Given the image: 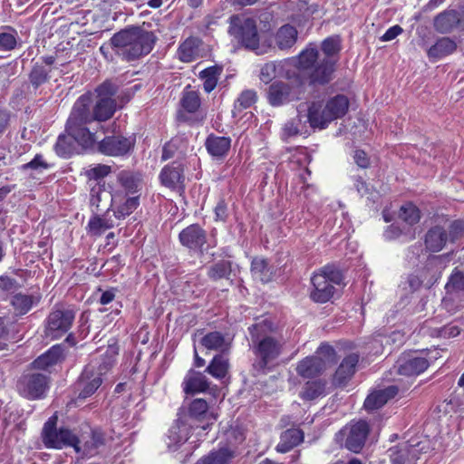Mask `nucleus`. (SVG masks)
<instances>
[{
    "label": "nucleus",
    "instance_id": "nucleus-1",
    "mask_svg": "<svg viewBox=\"0 0 464 464\" xmlns=\"http://www.w3.org/2000/svg\"><path fill=\"white\" fill-rule=\"evenodd\" d=\"M91 99L86 95L80 96L74 102L67 120L65 130L73 137L84 149L92 148L96 142L95 133L86 124L97 121H105L112 117L116 110V102L111 97L100 98L92 110L90 111Z\"/></svg>",
    "mask_w": 464,
    "mask_h": 464
},
{
    "label": "nucleus",
    "instance_id": "nucleus-2",
    "mask_svg": "<svg viewBox=\"0 0 464 464\" xmlns=\"http://www.w3.org/2000/svg\"><path fill=\"white\" fill-rule=\"evenodd\" d=\"M149 25H129L115 33L110 45L122 61L130 63L148 55L154 48L158 37Z\"/></svg>",
    "mask_w": 464,
    "mask_h": 464
},
{
    "label": "nucleus",
    "instance_id": "nucleus-3",
    "mask_svg": "<svg viewBox=\"0 0 464 464\" xmlns=\"http://www.w3.org/2000/svg\"><path fill=\"white\" fill-rule=\"evenodd\" d=\"M248 330L252 341L251 349L256 357L253 368L257 373H266L277 364L284 350V343L275 337L263 336L262 324H253Z\"/></svg>",
    "mask_w": 464,
    "mask_h": 464
},
{
    "label": "nucleus",
    "instance_id": "nucleus-4",
    "mask_svg": "<svg viewBox=\"0 0 464 464\" xmlns=\"http://www.w3.org/2000/svg\"><path fill=\"white\" fill-rule=\"evenodd\" d=\"M349 100L343 94L330 98L324 106L313 102L308 109V121L311 127L325 129L333 121L343 118L348 111Z\"/></svg>",
    "mask_w": 464,
    "mask_h": 464
},
{
    "label": "nucleus",
    "instance_id": "nucleus-5",
    "mask_svg": "<svg viewBox=\"0 0 464 464\" xmlns=\"http://www.w3.org/2000/svg\"><path fill=\"white\" fill-rule=\"evenodd\" d=\"M464 235V221H445L430 227L424 237L425 247L428 251L437 253L441 251L448 243H455Z\"/></svg>",
    "mask_w": 464,
    "mask_h": 464
},
{
    "label": "nucleus",
    "instance_id": "nucleus-6",
    "mask_svg": "<svg viewBox=\"0 0 464 464\" xmlns=\"http://www.w3.org/2000/svg\"><path fill=\"white\" fill-rule=\"evenodd\" d=\"M228 33L246 49L259 53V34L254 18L235 14L229 18Z\"/></svg>",
    "mask_w": 464,
    "mask_h": 464
},
{
    "label": "nucleus",
    "instance_id": "nucleus-7",
    "mask_svg": "<svg viewBox=\"0 0 464 464\" xmlns=\"http://www.w3.org/2000/svg\"><path fill=\"white\" fill-rule=\"evenodd\" d=\"M315 353L299 362L296 367L298 374L304 378H312L336 362L335 350L329 344H321Z\"/></svg>",
    "mask_w": 464,
    "mask_h": 464
},
{
    "label": "nucleus",
    "instance_id": "nucleus-8",
    "mask_svg": "<svg viewBox=\"0 0 464 464\" xmlns=\"http://www.w3.org/2000/svg\"><path fill=\"white\" fill-rule=\"evenodd\" d=\"M50 377L46 373L29 371L17 381L18 392L28 400H39L44 397L49 388Z\"/></svg>",
    "mask_w": 464,
    "mask_h": 464
},
{
    "label": "nucleus",
    "instance_id": "nucleus-9",
    "mask_svg": "<svg viewBox=\"0 0 464 464\" xmlns=\"http://www.w3.org/2000/svg\"><path fill=\"white\" fill-rule=\"evenodd\" d=\"M74 319L72 309L55 306L46 318L45 336L52 340L61 338L71 329Z\"/></svg>",
    "mask_w": 464,
    "mask_h": 464
},
{
    "label": "nucleus",
    "instance_id": "nucleus-10",
    "mask_svg": "<svg viewBox=\"0 0 464 464\" xmlns=\"http://www.w3.org/2000/svg\"><path fill=\"white\" fill-rule=\"evenodd\" d=\"M57 418L53 416L44 423L42 430V440L48 449H63L72 447L74 433L67 428H56Z\"/></svg>",
    "mask_w": 464,
    "mask_h": 464
},
{
    "label": "nucleus",
    "instance_id": "nucleus-11",
    "mask_svg": "<svg viewBox=\"0 0 464 464\" xmlns=\"http://www.w3.org/2000/svg\"><path fill=\"white\" fill-rule=\"evenodd\" d=\"M104 434L99 430H91L81 437L74 435L72 448L82 457L91 458L97 455L104 446Z\"/></svg>",
    "mask_w": 464,
    "mask_h": 464
},
{
    "label": "nucleus",
    "instance_id": "nucleus-12",
    "mask_svg": "<svg viewBox=\"0 0 464 464\" xmlns=\"http://www.w3.org/2000/svg\"><path fill=\"white\" fill-rule=\"evenodd\" d=\"M430 358L422 353L412 352L402 353L396 362L397 372L405 376H417L425 372L430 366Z\"/></svg>",
    "mask_w": 464,
    "mask_h": 464
},
{
    "label": "nucleus",
    "instance_id": "nucleus-13",
    "mask_svg": "<svg viewBox=\"0 0 464 464\" xmlns=\"http://www.w3.org/2000/svg\"><path fill=\"white\" fill-rule=\"evenodd\" d=\"M179 240L191 253L201 256L208 250V247H204L208 242L207 231L198 224H192L182 229L179 234Z\"/></svg>",
    "mask_w": 464,
    "mask_h": 464
},
{
    "label": "nucleus",
    "instance_id": "nucleus-14",
    "mask_svg": "<svg viewBox=\"0 0 464 464\" xmlns=\"http://www.w3.org/2000/svg\"><path fill=\"white\" fill-rule=\"evenodd\" d=\"M177 419L169 428L167 434V446L169 450L175 451L183 445L189 438L194 424L189 422L188 417L178 415Z\"/></svg>",
    "mask_w": 464,
    "mask_h": 464
},
{
    "label": "nucleus",
    "instance_id": "nucleus-15",
    "mask_svg": "<svg viewBox=\"0 0 464 464\" xmlns=\"http://www.w3.org/2000/svg\"><path fill=\"white\" fill-rule=\"evenodd\" d=\"M135 139L123 136H108L102 139L98 144L101 153L107 156H123L134 147Z\"/></svg>",
    "mask_w": 464,
    "mask_h": 464
},
{
    "label": "nucleus",
    "instance_id": "nucleus-16",
    "mask_svg": "<svg viewBox=\"0 0 464 464\" xmlns=\"http://www.w3.org/2000/svg\"><path fill=\"white\" fill-rule=\"evenodd\" d=\"M433 26L440 34H449L454 29L464 31V10H444L434 17Z\"/></svg>",
    "mask_w": 464,
    "mask_h": 464
},
{
    "label": "nucleus",
    "instance_id": "nucleus-17",
    "mask_svg": "<svg viewBox=\"0 0 464 464\" xmlns=\"http://www.w3.org/2000/svg\"><path fill=\"white\" fill-rule=\"evenodd\" d=\"M347 430L344 446L350 451L358 453L363 448L370 432L369 424L365 420L352 422L345 427Z\"/></svg>",
    "mask_w": 464,
    "mask_h": 464
},
{
    "label": "nucleus",
    "instance_id": "nucleus-18",
    "mask_svg": "<svg viewBox=\"0 0 464 464\" xmlns=\"http://www.w3.org/2000/svg\"><path fill=\"white\" fill-rule=\"evenodd\" d=\"M52 68H48L42 63H33L28 73L26 92L30 95L42 93L43 86L51 80Z\"/></svg>",
    "mask_w": 464,
    "mask_h": 464
},
{
    "label": "nucleus",
    "instance_id": "nucleus-19",
    "mask_svg": "<svg viewBox=\"0 0 464 464\" xmlns=\"http://www.w3.org/2000/svg\"><path fill=\"white\" fill-rule=\"evenodd\" d=\"M336 60L323 58L311 69L306 75L311 85H325L333 80Z\"/></svg>",
    "mask_w": 464,
    "mask_h": 464
},
{
    "label": "nucleus",
    "instance_id": "nucleus-20",
    "mask_svg": "<svg viewBox=\"0 0 464 464\" xmlns=\"http://www.w3.org/2000/svg\"><path fill=\"white\" fill-rule=\"evenodd\" d=\"M93 369H95L93 365H86L79 377L80 392L78 397L80 399L92 396L102 383V378L99 377V373L93 372Z\"/></svg>",
    "mask_w": 464,
    "mask_h": 464
},
{
    "label": "nucleus",
    "instance_id": "nucleus-21",
    "mask_svg": "<svg viewBox=\"0 0 464 464\" xmlns=\"http://www.w3.org/2000/svg\"><path fill=\"white\" fill-rule=\"evenodd\" d=\"M140 194L124 195L121 192H114L111 200L115 205V217L124 218L132 214L140 206Z\"/></svg>",
    "mask_w": 464,
    "mask_h": 464
},
{
    "label": "nucleus",
    "instance_id": "nucleus-22",
    "mask_svg": "<svg viewBox=\"0 0 464 464\" xmlns=\"http://www.w3.org/2000/svg\"><path fill=\"white\" fill-rule=\"evenodd\" d=\"M116 179L121 189L115 192H121L124 195L140 194L142 179L139 172L123 169L117 174Z\"/></svg>",
    "mask_w": 464,
    "mask_h": 464
},
{
    "label": "nucleus",
    "instance_id": "nucleus-23",
    "mask_svg": "<svg viewBox=\"0 0 464 464\" xmlns=\"http://www.w3.org/2000/svg\"><path fill=\"white\" fill-rule=\"evenodd\" d=\"M359 355L355 353L346 356L337 368L333 377V384L338 387L345 386L355 372Z\"/></svg>",
    "mask_w": 464,
    "mask_h": 464
},
{
    "label": "nucleus",
    "instance_id": "nucleus-24",
    "mask_svg": "<svg viewBox=\"0 0 464 464\" xmlns=\"http://www.w3.org/2000/svg\"><path fill=\"white\" fill-rule=\"evenodd\" d=\"M314 290L311 293V298L317 303H326L329 301L334 293V286L327 281L326 277L320 275L318 272L314 273L311 278Z\"/></svg>",
    "mask_w": 464,
    "mask_h": 464
},
{
    "label": "nucleus",
    "instance_id": "nucleus-25",
    "mask_svg": "<svg viewBox=\"0 0 464 464\" xmlns=\"http://www.w3.org/2000/svg\"><path fill=\"white\" fill-rule=\"evenodd\" d=\"M392 464H416L419 450L413 445L403 443L388 450Z\"/></svg>",
    "mask_w": 464,
    "mask_h": 464
},
{
    "label": "nucleus",
    "instance_id": "nucleus-26",
    "mask_svg": "<svg viewBox=\"0 0 464 464\" xmlns=\"http://www.w3.org/2000/svg\"><path fill=\"white\" fill-rule=\"evenodd\" d=\"M184 169L181 163L173 162L171 165L164 167L160 174L161 183L169 188H183L184 185Z\"/></svg>",
    "mask_w": 464,
    "mask_h": 464
},
{
    "label": "nucleus",
    "instance_id": "nucleus-27",
    "mask_svg": "<svg viewBox=\"0 0 464 464\" xmlns=\"http://www.w3.org/2000/svg\"><path fill=\"white\" fill-rule=\"evenodd\" d=\"M208 153L214 159L220 160L227 156L231 147V139L226 136L209 134L205 141Z\"/></svg>",
    "mask_w": 464,
    "mask_h": 464
},
{
    "label": "nucleus",
    "instance_id": "nucleus-28",
    "mask_svg": "<svg viewBox=\"0 0 464 464\" xmlns=\"http://www.w3.org/2000/svg\"><path fill=\"white\" fill-rule=\"evenodd\" d=\"M399 392L395 385H390L382 390H378L367 396L364 401V408L368 411H374L382 408L391 399L394 398Z\"/></svg>",
    "mask_w": 464,
    "mask_h": 464
},
{
    "label": "nucleus",
    "instance_id": "nucleus-29",
    "mask_svg": "<svg viewBox=\"0 0 464 464\" xmlns=\"http://www.w3.org/2000/svg\"><path fill=\"white\" fill-rule=\"evenodd\" d=\"M319 51L314 43H309L295 59V66L306 74L317 63Z\"/></svg>",
    "mask_w": 464,
    "mask_h": 464
},
{
    "label": "nucleus",
    "instance_id": "nucleus-30",
    "mask_svg": "<svg viewBox=\"0 0 464 464\" xmlns=\"http://www.w3.org/2000/svg\"><path fill=\"white\" fill-rule=\"evenodd\" d=\"M183 391L187 394L204 392L209 388L207 377L200 372L189 370L183 381Z\"/></svg>",
    "mask_w": 464,
    "mask_h": 464
},
{
    "label": "nucleus",
    "instance_id": "nucleus-31",
    "mask_svg": "<svg viewBox=\"0 0 464 464\" xmlns=\"http://www.w3.org/2000/svg\"><path fill=\"white\" fill-rule=\"evenodd\" d=\"M64 358V348L62 344H55L52 346L44 353L37 357L33 362L32 366L34 369H47L60 362Z\"/></svg>",
    "mask_w": 464,
    "mask_h": 464
},
{
    "label": "nucleus",
    "instance_id": "nucleus-32",
    "mask_svg": "<svg viewBox=\"0 0 464 464\" xmlns=\"http://www.w3.org/2000/svg\"><path fill=\"white\" fill-rule=\"evenodd\" d=\"M200 344L210 351H217L219 353H228L230 342L218 331L209 332L200 339Z\"/></svg>",
    "mask_w": 464,
    "mask_h": 464
},
{
    "label": "nucleus",
    "instance_id": "nucleus-33",
    "mask_svg": "<svg viewBox=\"0 0 464 464\" xmlns=\"http://www.w3.org/2000/svg\"><path fill=\"white\" fill-rule=\"evenodd\" d=\"M202 41L194 36L187 38L178 48L179 59L183 63H191L199 57Z\"/></svg>",
    "mask_w": 464,
    "mask_h": 464
},
{
    "label": "nucleus",
    "instance_id": "nucleus-34",
    "mask_svg": "<svg viewBox=\"0 0 464 464\" xmlns=\"http://www.w3.org/2000/svg\"><path fill=\"white\" fill-rule=\"evenodd\" d=\"M250 272L253 279L262 284L271 282L274 276L273 268L269 266L267 260L259 256L252 259Z\"/></svg>",
    "mask_w": 464,
    "mask_h": 464
},
{
    "label": "nucleus",
    "instance_id": "nucleus-35",
    "mask_svg": "<svg viewBox=\"0 0 464 464\" xmlns=\"http://www.w3.org/2000/svg\"><path fill=\"white\" fill-rule=\"evenodd\" d=\"M290 96V86L281 82H273L266 92L269 104L281 106L288 102Z\"/></svg>",
    "mask_w": 464,
    "mask_h": 464
},
{
    "label": "nucleus",
    "instance_id": "nucleus-36",
    "mask_svg": "<svg viewBox=\"0 0 464 464\" xmlns=\"http://www.w3.org/2000/svg\"><path fill=\"white\" fill-rule=\"evenodd\" d=\"M229 370V359L227 353L216 354L205 372L215 379L220 380L227 376Z\"/></svg>",
    "mask_w": 464,
    "mask_h": 464
},
{
    "label": "nucleus",
    "instance_id": "nucleus-37",
    "mask_svg": "<svg viewBox=\"0 0 464 464\" xmlns=\"http://www.w3.org/2000/svg\"><path fill=\"white\" fill-rule=\"evenodd\" d=\"M457 49L455 41L449 37L440 38L428 50V57L431 60H438L451 54Z\"/></svg>",
    "mask_w": 464,
    "mask_h": 464
},
{
    "label": "nucleus",
    "instance_id": "nucleus-38",
    "mask_svg": "<svg viewBox=\"0 0 464 464\" xmlns=\"http://www.w3.org/2000/svg\"><path fill=\"white\" fill-rule=\"evenodd\" d=\"M38 302V297L22 293L13 295L10 301L14 311L17 315H24L27 314Z\"/></svg>",
    "mask_w": 464,
    "mask_h": 464
},
{
    "label": "nucleus",
    "instance_id": "nucleus-39",
    "mask_svg": "<svg viewBox=\"0 0 464 464\" xmlns=\"http://www.w3.org/2000/svg\"><path fill=\"white\" fill-rule=\"evenodd\" d=\"M116 354L117 353L113 349H108L99 359L92 360L87 365H93L95 368L93 372L99 373V377L102 378L113 367Z\"/></svg>",
    "mask_w": 464,
    "mask_h": 464
},
{
    "label": "nucleus",
    "instance_id": "nucleus-40",
    "mask_svg": "<svg viewBox=\"0 0 464 464\" xmlns=\"http://www.w3.org/2000/svg\"><path fill=\"white\" fill-rule=\"evenodd\" d=\"M326 394V382L315 380L307 382L300 392V397L305 401H313Z\"/></svg>",
    "mask_w": 464,
    "mask_h": 464
},
{
    "label": "nucleus",
    "instance_id": "nucleus-41",
    "mask_svg": "<svg viewBox=\"0 0 464 464\" xmlns=\"http://www.w3.org/2000/svg\"><path fill=\"white\" fill-rule=\"evenodd\" d=\"M222 67L214 65L202 70L198 77L203 81V89L207 93L211 92L217 86Z\"/></svg>",
    "mask_w": 464,
    "mask_h": 464
},
{
    "label": "nucleus",
    "instance_id": "nucleus-42",
    "mask_svg": "<svg viewBox=\"0 0 464 464\" xmlns=\"http://www.w3.org/2000/svg\"><path fill=\"white\" fill-rule=\"evenodd\" d=\"M208 403L203 399H196L191 401L188 411H179L178 415H184L188 418L189 422L194 424V427L197 426V420L207 413L208 411Z\"/></svg>",
    "mask_w": 464,
    "mask_h": 464
},
{
    "label": "nucleus",
    "instance_id": "nucleus-43",
    "mask_svg": "<svg viewBox=\"0 0 464 464\" xmlns=\"http://www.w3.org/2000/svg\"><path fill=\"white\" fill-rule=\"evenodd\" d=\"M231 262L228 260H219L208 268V276L212 281L220 279H228L231 272Z\"/></svg>",
    "mask_w": 464,
    "mask_h": 464
},
{
    "label": "nucleus",
    "instance_id": "nucleus-44",
    "mask_svg": "<svg viewBox=\"0 0 464 464\" xmlns=\"http://www.w3.org/2000/svg\"><path fill=\"white\" fill-rule=\"evenodd\" d=\"M19 36L12 26H4L0 32V51L10 52L16 48Z\"/></svg>",
    "mask_w": 464,
    "mask_h": 464
},
{
    "label": "nucleus",
    "instance_id": "nucleus-45",
    "mask_svg": "<svg viewBox=\"0 0 464 464\" xmlns=\"http://www.w3.org/2000/svg\"><path fill=\"white\" fill-rule=\"evenodd\" d=\"M257 100L256 92L254 90L243 91L234 102L232 114L237 117L244 110L250 108Z\"/></svg>",
    "mask_w": 464,
    "mask_h": 464
},
{
    "label": "nucleus",
    "instance_id": "nucleus-46",
    "mask_svg": "<svg viewBox=\"0 0 464 464\" xmlns=\"http://www.w3.org/2000/svg\"><path fill=\"white\" fill-rule=\"evenodd\" d=\"M235 458V451L228 448H221L218 450L211 451L208 456L202 458L206 464H229Z\"/></svg>",
    "mask_w": 464,
    "mask_h": 464
},
{
    "label": "nucleus",
    "instance_id": "nucleus-47",
    "mask_svg": "<svg viewBox=\"0 0 464 464\" xmlns=\"http://www.w3.org/2000/svg\"><path fill=\"white\" fill-rule=\"evenodd\" d=\"M67 136L61 134L59 135L56 143L54 145V150L56 154L63 158H68L72 155L73 151L72 142L75 141L80 146H82L73 137H72L68 132Z\"/></svg>",
    "mask_w": 464,
    "mask_h": 464
},
{
    "label": "nucleus",
    "instance_id": "nucleus-48",
    "mask_svg": "<svg viewBox=\"0 0 464 464\" xmlns=\"http://www.w3.org/2000/svg\"><path fill=\"white\" fill-rule=\"evenodd\" d=\"M446 293L447 295L442 299L441 304L448 313L454 314L464 307V295L450 294L448 291Z\"/></svg>",
    "mask_w": 464,
    "mask_h": 464
},
{
    "label": "nucleus",
    "instance_id": "nucleus-49",
    "mask_svg": "<svg viewBox=\"0 0 464 464\" xmlns=\"http://www.w3.org/2000/svg\"><path fill=\"white\" fill-rule=\"evenodd\" d=\"M51 167L52 166L44 160L42 154H36L32 160L23 164L20 169L24 172L30 170L32 171L30 175L33 176L34 174H41Z\"/></svg>",
    "mask_w": 464,
    "mask_h": 464
},
{
    "label": "nucleus",
    "instance_id": "nucleus-50",
    "mask_svg": "<svg viewBox=\"0 0 464 464\" xmlns=\"http://www.w3.org/2000/svg\"><path fill=\"white\" fill-rule=\"evenodd\" d=\"M445 289L450 294L464 292V272L455 268L448 279Z\"/></svg>",
    "mask_w": 464,
    "mask_h": 464
},
{
    "label": "nucleus",
    "instance_id": "nucleus-51",
    "mask_svg": "<svg viewBox=\"0 0 464 464\" xmlns=\"http://www.w3.org/2000/svg\"><path fill=\"white\" fill-rule=\"evenodd\" d=\"M180 103L187 112L194 113L200 107L201 101L197 92L188 91L183 92Z\"/></svg>",
    "mask_w": 464,
    "mask_h": 464
},
{
    "label": "nucleus",
    "instance_id": "nucleus-52",
    "mask_svg": "<svg viewBox=\"0 0 464 464\" xmlns=\"http://www.w3.org/2000/svg\"><path fill=\"white\" fill-rule=\"evenodd\" d=\"M400 218L409 225H414L420 219V209L409 202L401 207Z\"/></svg>",
    "mask_w": 464,
    "mask_h": 464
},
{
    "label": "nucleus",
    "instance_id": "nucleus-53",
    "mask_svg": "<svg viewBox=\"0 0 464 464\" xmlns=\"http://www.w3.org/2000/svg\"><path fill=\"white\" fill-rule=\"evenodd\" d=\"M321 49L324 53V58H333L341 51V41L338 36H330L325 38L321 44Z\"/></svg>",
    "mask_w": 464,
    "mask_h": 464
},
{
    "label": "nucleus",
    "instance_id": "nucleus-54",
    "mask_svg": "<svg viewBox=\"0 0 464 464\" xmlns=\"http://www.w3.org/2000/svg\"><path fill=\"white\" fill-rule=\"evenodd\" d=\"M318 273L324 276L327 281H329L333 285H341L343 283V275L342 271L334 265H327L324 266Z\"/></svg>",
    "mask_w": 464,
    "mask_h": 464
},
{
    "label": "nucleus",
    "instance_id": "nucleus-55",
    "mask_svg": "<svg viewBox=\"0 0 464 464\" xmlns=\"http://www.w3.org/2000/svg\"><path fill=\"white\" fill-rule=\"evenodd\" d=\"M88 227L92 233L95 235H102L107 229L111 228L113 227V223L111 220L104 218L93 217L90 219Z\"/></svg>",
    "mask_w": 464,
    "mask_h": 464
},
{
    "label": "nucleus",
    "instance_id": "nucleus-56",
    "mask_svg": "<svg viewBox=\"0 0 464 464\" xmlns=\"http://www.w3.org/2000/svg\"><path fill=\"white\" fill-rule=\"evenodd\" d=\"M276 44L279 49L285 50L290 48V24L282 25L275 37Z\"/></svg>",
    "mask_w": 464,
    "mask_h": 464
},
{
    "label": "nucleus",
    "instance_id": "nucleus-57",
    "mask_svg": "<svg viewBox=\"0 0 464 464\" xmlns=\"http://www.w3.org/2000/svg\"><path fill=\"white\" fill-rule=\"evenodd\" d=\"M111 171V167L105 164H97L91 166L85 172L89 179H101L108 176Z\"/></svg>",
    "mask_w": 464,
    "mask_h": 464
},
{
    "label": "nucleus",
    "instance_id": "nucleus-58",
    "mask_svg": "<svg viewBox=\"0 0 464 464\" xmlns=\"http://www.w3.org/2000/svg\"><path fill=\"white\" fill-rule=\"evenodd\" d=\"M214 220L216 222H226L228 218L227 204L224 198H220L214 208Z\"/></svg>",
    "mask_w": 464,
    "mask_h": 464
},
{
    "label": "nucleus",
    "instance_id": "nucleus-59",
    "mask_svg": "<svg viewBox=\"0 0 464 464\" xmlns=\"http://www.w3.org/2000/svg\"><path fill=\"white\" fill-rule=\"evenodd\" d=\"M260 80L265 82H270L274 78H276V63L271 62L266 63L260 71Z\"/></svg>",
    "mask_w": 464,
    "mask_h": 464
},
{
    "label": "nucleus",
    "instance_id": "nucleus-60",
    "mask_svg": "<svg viewBox=\"0 0 464 464\" xmlns=\"http://www.w3.org/2000/svg\"><path fill=\"white\" fill-rule=\"evenodd\" d=\"M18 71L17 60H13L5 64L0 65V78L9 79L14 76Z\"/></svg>",
    "mask_w": 464,
    "mask_h": 464
},
{
    "label": "nucleus",
    "instance_id": "nucleus-61",
    "mask_svg": "<svg viewBox=\"0 0 464 464\" xmlns=\"http://www.w3.org/2000/svg\"><path fill=\"white\" fill-rule=\"evenodd\" d=\"M274 63H276V77L290 79V60L285 59Z\"/></svg>",
    "mask_w": 464,
    "mask_h": 464
},
{
    "label": "nucleus",
    "instance_id": "nucleus-62",
    "mask_svg": "<svg viewBox=\"0 0 464 464\" xmlns=\"http://www.w3.org/2000/svg\"><path fill=\"white\" fill-rule=\"evenodd\" d=\"M460 334V329L457 325H445L438 329V335L443 338L456 337Z\"/></svg>",
    "mask_w": 464,
    "mask_h": 464
},
{
    "label": "nucleus",
    "instance_id": "nucleus-63",
    "mask_svg": "<svg viewBox=\"0 0 464 464\" xmlns=\"http://www.w3.org/2000/svg\"><path fill=\"white\" fill-rule=\"evenodd\" d=\"M277 452L285 453L290 450V430H285L281 435V441L276 448Z\"/></svg>",
    "mask_w": 464,
    "mask_h": 464
},
{
    "label": "nucleus",
    "instance_id": "nucleus-64",
    "mask_svg": "<svg viewBox=\"0 0 464 464\" xmlns=\"http://www.w3.org/2000/svg\"><path fill=\"white\" fill-rule=\"evenodd\" d=\"M11 121V113L5 109H0V138L8 130Z\"/></svg>",
    "mask_w": 464,
    "mask_h": 464
}]
</instances>
